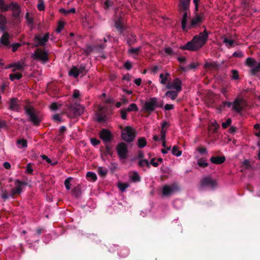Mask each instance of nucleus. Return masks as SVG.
I'll return each instance as SVG.
<instances>
[{"instance_id":"obj_1","label":"nucleus","mask_w":260,"mask_h":260,"mask_svg":"<svg viewBox=\"0 0 260 260\" xmlns=\"http://www.w3.org/2000/svg\"><path fill=\"white\" fill-rule=\"evenodd\" d=\"M24 110L25 114L28 117V120L31 122L34 125H39L42 119L39 117L38 112L32 106L27 105L24 107Z\"/></svg>"},{"instance_id":"obj_2","label":"nucleus","mask_w":260,"mask_h":260,"mask_svg":"<svg viewBox=\"0 0 260 260\" xmlns=\"http://www.w3.org/2000/svg\"><path fill=\"white\" fill-rule=\"evenodd\" d=\"M136 136V131L129 126H127L121 132L122 139L127 142H132Z\"/></svg>"},{"instance_id":"obj_3","label":"nucleus","mask_w":260,"mask_h":260,"mask_svg":"<svg viewBox=\"0 0 260 260\" xmlns=\"http://www.w3.org/2000/svg\"><path fill=\"white\" fill-rule=\"evenodd\" d=\"M31 56L34 60L40 61L43 63L48 62L49 60L47 52L39 48L35 51Z\"/></svg>"},{"instance_id":"obj_4","label":"nucleus","mask_w":260,"mask_h":260,"mask_svg":"<svg viewBox=\"0 0 260 260\" xmlns=\"http://www.w3.org/2000/svg\"><path fill=\"white\" fill-rule=\"evenodd\" d=\"M208 39V32L206 28L203 32L196 35L193 38V41H194L199 49L202 48L207 42Z\"/></svg>"},{"instance_id":"obj_5","label":"nucleus","mask_w":260,"mask_h":260,"mask_svg":"<svg viewBox=\"0 0 260 260\" xmlns=\"http://www.w3.org/2000/svg\"><path fill=\"white\" fill-rule=\"evenodd\" d=\"M245 64L246 66L252 68L250 71L251 75H255L260 72V62L256 63V60L252 57L247 58Z\"/></svg>"},{"instance_id":"obj_6","label":"nucleus","mask_w":260,"mask_h":260,"mask_svg":"<svg viewBox=\"0 0 260 260\" xmlns=\"http://www.w3.org/2000/svg\"><path fill=\"white\" fill-rule=\"evenodd\" d=\"M49 38V33H46L43 37H41L40 35H35L33 39L34 42L33 47H37L40 46L45 45L48 41Z\"/></svg>"},{"instance_id":"obj_7","label":"nucleus","mask_w":260,"mask_h":260,"mask_svg":"<svg viewBox=\"0 0 260 260\" xmlns=\"http://www.w3.org/2000/svg\"><path fill=\"white\" fill-rule=\"evenodd\" d=\"M9 10L12 11V16L15 18V23H18L20 22V15L21 13V8L16 3L13 2L10 4Z\"/></svg>"},{"instance_id":"obj_8","label":"nucleus","mask_w":260,"mask_h":260,"mask_svg":"<svg viewBox=\"0 0 260 260\" xmlns=\"http://www.w3.org/2000/svg\"><path fill=\"white\" fill-rule=\"evenodd\" d=\"M155 98H151L147 102H146L142 107V110L150 115L155 108Z\"/></svg>"},{"instance_id":"obj_9","label":"nucleus","mask_w":260,"mask_h":260,"mask_svg":"<svg viewBox=\"0 0 260 260\" xmlns=\"http://www.w3.org/2000/svg\"><path fill=\"white\" fill-rule=\"evenodd\" d=\"M116 150L119 158L125 159L127 158L128 153V149L126 144L123 142L119 143L116 146Z\"/></svg>"},{"instance_id":"obj_10","label":"nucleus","mask_w":260,"mask_h":260,"mask_svg":"<svg viewBox=\"0 0 260 260\" xmlns=\"http://www.w3.org/2000/svg\"><path fill=\"white\" fill-rule=\"evenodd\" d=\"M99 137L105 143H110L113 139L112 134L106 128H103L100 132Z\"/></svg>"},{"instance_id":"obj_11","label":"nucleus","mask_w":260,"mask_h":260,"mask_svg":"<svg viewBox=\"0 0 260 260\" xmlns=\"http://www.w3.org/2000/svg\"><path fill=\"white\" fill-rule=\"evenodd\" d=\"M179 189L178 185L176 183L172 184L170 185H165L162 187V193L164 196H169L173 193L175 191Z\"/></svg>"},{"instance_id":"obj_12","label":"nucleus","mask_w":260,"mask_h":260,"mask_svg":"<svg viewBox=\"0 0 260 260\" xmlns=\"http://www.w3.org/2000/svg\"><path fill=\"white\" fill-rule=\"evenodd\" d=\"M217 185L216 181L213 180L210 177H205L201 180L202 187H208L211 189H214Z\"/></svg>"},{"instance_id":"obj_13","label":"nucleus","mask_w":260,"mask_h":260,"mask_svg":"<svg viewBox=\"0 0 260 260\" xmlns=\"http://www.w3.org/2000/svg\"><path fill=\"white\" fill-rule=\"evenodd\" d=\"M69 110L70 113H71L69 114L71 116L77 117L83 113L84 108L80 105H77L76 106L70 105L69 107Z\"/></svg>"},{"instance_id":"obj_14","label":"nucleus","mask_w":260,"mask_h":260,"mask_svg":"<svg viewBox=\"0 0 260 260\" xmlns=\"http://www.w3.org/2000/svg\"><path fill=\"white\" fill-rule=\"evenodd\" d=\"M15 184L17 186L16 188L12 189L10 196L13 197L16 194H20L22 191L21 186L22 185H26L25 182H22L19 180H16Z\"/></svg>"},{"instance_id":"obj_15","label":"nucleus","mask_w":260,"mask_h":260,"mask_svg":"<svg viewBox=\"0 0 260 260\" xmlns=\"http://www.w3.org/2000/svg\"><path fill=\"white\" fill-rule=\"evenodd\" d=\"M202 17L196 14V16L192 18L190 23L187 25V31L192 28L195 27L197 25L202 23Z\"/></svg>"},{"instance_id":"obj_16","label":"nucleus","mask_w":260,"mask_h":260,"mask_svg":"<svg viewBox=\"0 0 260 260\" xmlns=\"http://www.w3.org/2000/svg\"><path fill=\"white\" fill-rule=\"evenodd\" d=\"M180 49L189 51H197L199 49L194 41H193V39L191 41L188 42L186 45L180 46Z\"/></svg>"},{"instance_id":"obj_17","label":"nucleus","mask_w":260,"mask_h":260,"mask_svg":"<svg viewBox=\"0 0 260 260\" xmlns=\"http://www.w3.org/2000/svg\"><path fill=\"white\" fill-rule=\"evenodd\" d=\"M220 65L217 62H206L204 64V68L207 71H218Z\"/></svg>"},{"instance_id":"obj_18","label":"nucleus","mask_w":260,"mask_h":260,"mask_svg":"<svg viewBox=\"0 0 260 260\" xmlns=\"http://www.w3.org/2000/svg\"><path fill=\"white\" fill-rule=\"evenodd\" d=\"M10 36L8 32H5L0 38L1 44L6 47H10V44L9 41V38Z\"/></svg>"},{"instance_id":"obj_19","label":"nucleus","mask_w":260,"mask_h":260,"mask_svg":"<svg viewBox=\"0 0 260 260\" xmlns=\"http://www.w3.org/2000/svg\"><path fill=\"white\" fill-rule=\"evenodd\" d=\"M9 109L12 111H18L19 106L18 104V99L17 98H12L9 102Z\"/></svg>"},{"instance_id":"obj_20","label":"nucleus","mask_w":260,"mask_h":260,"mask_svg":"<svg viewBox=\"0 0 260 260\" xmlns=\"http://www.w3.org/2000/svg\"><path fill=\"white\" fill-rule=\"evenodd\" d=\"M189 3L190 0H180V3L179 5V11L180 12L189 11Z\"/></svg>"},{"instance_id":"obj_21","label":"nucleus","mask_w":260,"mask_h":260,"mask_svg":"<svg viewBox=\"0 0 260 260\" xmlns=\"http://www.w3.org/2000/svg\"><path fill=\"white\" fill-rule=\"evenodd\" d=\"M242 99H236L233 102V109L238 113L241 112L243 110V107L241 106Z\"/></svg>"},{"instance_id":"obj_22","label":"nucleus","mask_w":260,"mask_h":260,"mask_svg":"<svg viewBox=\"0 0 260 260\" xmlns=\"http://www.w3.org/2000/svg\"><path fill=\"white\" fill-rule=\"evenodd\" d=\"M210 160L213 164L220 165L225 161V157L224 155L212 156Z\"/></svg>"},{"instance_id":"obj_23","label":"nucleus","mask_w":260,"mask_h":260,"mask_svg":"<svg viewBox=\"0 0 260 260\" xmlns=\"http://www.w3.org/2000/svg\"><path fill=\"white\" fill-rule=\"evenodd\" d=\"M183 14L181 20V27L184 31H187V19L188 18V11L183 12Z\"/></svg>"},{"instance_id":"obj_24","label":"nucleus","mask_w":260,"mask_h":260,"mask_svg":"<svg viewBox=\"0 0 260 260\" xmlns=\"http://www.w3.org/2000/svg\"><path fill=\"white\" fill-rule=\"evenodd\" d=\"M172 83L173 89H175L176 91L180 92L182 90V81L179 78H175Z\"/></svg>"},{"instance_id":"obj_25","label":"nucleus","mask_w":260,"mask_h":260,"mask_svg":"<svg viewBox=\"0 0 260 260\" xmlns=\"http://www.w3.org/2000/svg\"><path fill=\"white\" fill-rule=\"evenodd\" d=\"M126 40L128 46H132L137 42L136 37L133 34L128 35L126 37Z\"/></svg>"},{"instance_id":"obj_26","label":"nucleus","mask_w":260,"mask_h":260,"mask_svg":"<svg viewBox=\"0 0 260 260\" xmlns=\"http://www.w3.org/2000/svg\"><path fill=\"white\" fill-rule=\"evenodd\" d=\"M179 92L176 90H169L166 92L165 96L170 98L172 100H174L178 96Z\"/></svg>"},{"instance_id":"obj_27","label":"nucleus","mask_w":260,"mask_h":260,"mask_svg":"<svg viewBox=\"0 0 260 260\" xmlns=\"http://www.w3.org/2000/svg\"><path fill=\"white\" fill-rule=\"evenodd\" d=\"M113 146L108 143H105V151L104 153L105 155H110L111 157L113 156Z\"/></svg>"},{"instance_id":"obj_28","label":"nucleus","mask_w":260,"mask_h":260,"mask_svg":"<svg viewBox=\"0 0 260 260\" xmlns=\"http://www.w3.org/2000/svg\"><path fill=\"white\" fill-rule=\"evenodd\" d=\"M69 75L71 76H73L74 78H77L80 75L78 68L73 66L69 72Z\"/></svg>"},{"instance_id":"obj_29","label":"nucleus","mask_w":260,"mask_h":260,"mask_svg":"<svg viewBox=\"0 0 260 260\" xmlns=\"http://www.w3.org/2000/svg\"><path fill=\"white\" fill-rule=\"evenodd\" d=\"M10 4L6 5L5 0H0V11L2 12H6L9 10Z\"/></svg>"},{"instance_id":"obj_30","label":"nucleus","mask_w":260,"mask_h":260,"mask_svg":"<svg viewBox=\"0 0 260 260\" xmlns=\"http://www.w3.org/2000/svg\"><path fill=\"white\" fill-rule=\"evenodd\" d=\"M147 144L146 140L144 137H140L138 139V147L139 148L144 147Z\"/></svg>"},{"instance_id":"obj_31","label":"nucleus","mask_w":260,"mask_h":260,"mask_svg":"<svg viewBox=\"0 0 260 260\" xmlns=\"http://www.w3.org/2000/svg\"><path fill=\"white\" fill-rule=\"evenodd\" d=\"M105 48V45L104 44H101L97 46H95L93 47H92L91 46H89L87 48V51H88L89 53L91 52L93 50H103Z\"/></svg>"},{"instance_id":"obj_32","label":"nucleus","mask_w":260,"mask_h":260,"mask_svg":"<svg viewBox=\"0 0 260 260\" xmlns=\"http://www.w3.org/2000/svg\"><path fill=\"white\" fill-rule=\"evenodd\" d=\"M115 26L120 34L123 32L124 26L120 20H118L115 21Z\"/></svg>"},{"instance_id":"obj_33","label":"nucleus","mask_w":260,"mask_h":260,"mask_svg":"<svg viewBox=\"0 0 260 260\" xmlns=\"http://www.w3.org/2000/svg\"><path fill=\"white\" fill-rule=\"evenodd\" d=\"M86 178L89 181H95L97 180V176L94 173L88 172L86 174Z\"/></svg>"},{"instance_id":"obj_34","label":"nucleus","mask_w":260,"mask_h":260,"mask_svg":"<svg viewBox=\"0 0 260 260\" xmlns=\"http://www.w3.org/2000/svg\"><path fill=\"white\" fill-rule=\"evenodd\" d=\"M73 194L76 198H78L81 194V189L80 186L78 185L74 187L72 190Z\"/></svg>"},{"instance_id":"obj_35","label":"nucleus","mask_w":260,"mask_h":260,"mask_svg":"<svg viewBox=\"0 0 260 260\" xmlns=\"http://www.w3.org/2000/svg\"><path fill=\"white\" fill-rule=\"evenodd\" d=\"M142 49V47L140 46L137 48H131L128 50V53L130 54L138 55Z\"/></svg>"},{"instance_id":"obj_36","label":"nucleus","mask_w":260,"mask_h":260,"mask_svg":"<svg viewBox=\"0 0 260 260\" xmlns=\"http://www.w3.org/2000/svg\"><path fill=\"white\" fill-rule=\"evenodd\" d=\"M22 77V75L21 73H16L15 74H11L9 75V79L12 81H14L15 79L19 80Z\"/></svg>"},{"instance_id":"obj_37","label":"nucleus","mask_w":260,"mask_h":260,"mask_svg":"<svg viewBox=\"0 0 260 260\" xmlns=\"http://www.w3.org/2000/svg\"><path fill=\"white\" fill-rule=\"evenodd\" d=\"M14 68H15L13 69V72H15L16 70L21 71L23 69L25 64L24 63H20L19 62L13 63Z\"/></svg>"},{"instance_id":"obj_38","label":"nucleus","mask_w":260,"mask_h":260,"mask_svg":"<svg viewBox=\"0 0 260 260\" xmlns=\"http://www.w3.org/2000/svg\"><path fill=\"white\" fill-rule=\"evenodd\" d=\"M223 42L226 44L228 48H231L234 46L235 41L233 40H230L227 38L223 39Z\"/></svg>"},{"instance_id":"obj_39","label":"nucleus","mask_w":260,"mask_h":260,"mask_svg":"<svg viewBox=\"0 0 260 260\" xmlns=\"http://www.w3.org/2000/svg\"><path fill=\"white\" fill-rule=\"evenodd\" d=\"M131 180L134 182H138L141 181V177L137 172H134L132 175Z\"/></svg>"},{"instance_id":"obj_40","label":"nucleus","mask_w":260,"mask_h":260,"mask_svg":"<svg viewBox=\"0 0 260 260\" xmlns=\"http://www.w3.org/2000/svg\"><path fill=\"white\" fill-rule=\"evenodd\" d=\"M232 80H238L239 79V72L237 70L233 69L231 71Z\"/></svg>"},{"instance_id":"obj_41","label":"nucleus","mask_w":260,"mask_h":260,"mask_svg":"<svg viewBox=\"0 0 260 260\" xmlns=\"http://www.w3.org/2000/svg\"><path fill=\"white\" fill-rule=\"evenodd\" d=\"M97 121L99 122H104L105 121V116L101 112H98L96 114Z\"/></svg>"},{"instance_id":"obj_42","label":"nucleus","mask_w":260,"mask_h":260,"mask_svg":"<svg viewBox=\"0 0 260 260\" xmlns=\"http://www.w3.org/2000/svg\"><path fill=\"white\" fill-rule=\"evenodd\" d=\"M172 153L173 155L176 156H179L181 155L182 151L178 150V146H174L172 150Z\"/></svg>"},{"instance_id":"obj_43","label":"nucleus","mask_w":260,"mask_h":260,"mask_svg":"<svg viewBox=\"0 0 260 260\" xmlns=\"http://www.w3.org/2000/svg\"><path fill=\"white\" fill-rule=\"evenodd\" d=\"M198 165L203 168H205L208 166V163L205 162V160L203 158H200L198 160Z\"/></svg>"},{"instance_id":"obj_44","label":"nucleus","mask_w":260,"mask_h":260,"mask_svg":"<svg viewBox=\"0 0 260 260\" xmlns=\"http://www.w3.org/2000/svg\"><path fill=\"white\" fill-rule=\"evenodd\" d=\"M25 19H26L27 23L31 25V29H32V25H34V19L31 17H29V13L27 12L25 14Z\"/></svg>"},{"instance_id":"obj_45","label":"nucleus","mask_w":260,"mask_h":260,"mask_svg":"<svg viewBox=\"0 0 260 260\" xmlns=\"http://www.w3.org/2000/svg\"><path fill=\"white\" fill-rule=\"evenodd\" d=\"M78 69L79 70V74H82L83 75H84L88 71V70L87 69L86 66L84 64H81L79 66V67L78 68Z\"/></svg>"},{"instance_id":"obj_46","label":"nucleus","mask_w":260,"mask_h":260,"mask_svg":"<svg viewBox=\"0 0 260 260\" xmlns=\"http://www.w3.org/2000/svg\"><path fill=\"white\" fill-rule=\"evenodd\" d=\"M98 172L101 177H105L107 174V170L103 167H99L98 169Z\"/></svg>"},{"instance_id":"obj_47","label":"nucleus","mask_w":260,"mask_h":260,"mask_svg":"<svg viewBox=\"0 0 260 260\" xmlns=\"http://www.w3.org/2000/svg\"><path fill=\"white\" fill-rule=\"evenodd\" d=\"M138 165L140 167H143L145 166H146L148 168L150 167L149 163L147 159H141L140 160Z\"/></svg>"},{"instance_id":"obj_48","label":"nucleus","mask_w":260,"mask_h":260,"mask_svg":"<svg viewBox=\"0 0 260 260\" xmlns=\"http://www.w3.org/2000/svg\"><path fill=\"white\" fill-rule=\"evenodd\" d=\"M118 186L120 191L123 192L128 187V184L127 183L119 182L118 184Z\"/></svg>"},{"instance_id":"obj_49","label":"nucleus","mask_w":260,"mask_h":260,"mask_svg":"<svg viewBox=\"0 0 260 260\" xmlns=\"http://www.w3.org/2000/svg\"><path fill=\"white\" fill-rule=\"evenodd\" d=\"M126 110L128 112H131L132 111H138V108L136 104L133 103L129 105L128 107L126 109Z\"/></svg>"},{"instance_id":"obj_50","label":"nucleus","mask_w":260,"mask_h":260,"mask_svg":"<svg viewBox=\"0 0 260 260\" xmlns=\"http://www.w3.org/2000/svg\"><path fill=\"white\" fill-rule=\"evenodd\" d=\"M164 51L166 53L169 55H173L176 54V53L174 52V50L171 47H166L164 49Z\"/></svg>"},{"instance_id":"obj_51","label":"nucleus","mask_w":260,"mask_h":260,"mask_svg":"<svg viewBox=\"0 0 260 260\" xmlns=\"http://www.w3.org/2000/svg\"><path fill=\"white\" fill-rule=\"evenodd\" d=\"M1 192V197L5 201L9 198L8 193L6 190L3 189H2Z\"/></svg>"},{"instance_id":"obj_52","label":"nucleus","mask_w":260,"mask_h":260,"mask_svg":"<svg viewBox=\"0 0 260 260\" xmlns=\"http://www.w3.org/2000/svg\"><path fill=\"white\" fill-rule=\"evenodd\" d=\"M17 143L18 145H21V148H25L27 147V141L25 139L18 140Z\"/></svg>"},{"instance_id":"obj_53","label":"nucleus","mask_w":260,"mask_h":260,"mask_svg":"<svg viewBox=\"0 0 260 260\" xmlns=\"http://www.w3.org/2000/svg\"><path fill=\"white\" fill-rule=\"evenodd\" d=\"M232 123V120L231 118L227 119L225 122H222V127L223 128L225 129L229 126Z\"/></svg>"},{"instance_id":"obj_54","label":"nucleus","mask_w":260,"mask_h":260,"mask_svg":"<svg viewBox=\"0 0 260 260\" xmlns=\"http://www.w3.org/2000/svg\"><path fill=\"white\" fill-rule=\"evenodd\" d=\"M64 23L62 21H59L58 23L57 28L56 29V31L57 33L60 32L64 27Z\"/></svg>"},{"instance_id":"obj_55","label":"nucleus","mask_w":260,"mask_h":260,"mask_svg":"<svg viewBox=\"0 0 260 260\" xmlns=\"http://www.w3.org/2000/svg\"><path fill=\"white\" fill-rule=\"evenodd\" d=\"M39 3L37 5V8L39 11H43L45 9L44 2L43 0H39Z\"/></svg>"},{"instance_id":"obj_56","label":"nucleus","mask_w":260,"mask_h":260,"mask_svg":"<svg viewBox=\"0 0 260 260\" xmlns=\"http://www.w3.org/2000/svg\"><path fill=\"white\" fill-rule=\"evenodd\" d=\"M71 179L72 178L69 177L66 179L64 181V185L67 190H70L71 188V184L70 183V181Z\"/></svg>"},{"instance_id":"obj_57","label":"nucleus","mask_w":260,"mask_h":260,"mask_svg":"<svg viewBox=\"0 0 260 260\" xmlns=\"http://www.w3.org/2000/svg\"><path fill=\"white\" fill-rule=\"evenodd\" d=\"M232 103L230 102H223L222 103V104L219 106L220 109H222L224 108L225 106H227L228 107L230 108L232 106Z\"/></svg>"},{"instance_id":"obj_58","label":"nucleus","mask_w":260,"mask_h":260,"mask_svg":"<svg viewBox=\"0 0 260 260\" xmlns=\"http://www.w3.org/2000/svg\"><path fill=\"white\" fill-rule=\"evenodd\" d=\"M155 108H162L164 106V102L162 101H159L156 98H155Z\"/></svg>"},{"instance_id":"obj_59","label":"nucleus","mask_w":260,"mask_h":260,"mask_svg":"<svg viewBox=\"0 0 260 260\" xmlns=\"http://www.w3.org/2000/svg\"><path fill=\"white\" fill-rule=\"evenodd\" d=\"M90 143L93 146H95L99 145L101 141L95 138H92L90 139Z\"/></svg>"},{"instance_id":"obj_60","label":"nucleus","mask_w":260,"mask_h":260,"mask_svg":"<svg viewBox=\"0 0 260 260\" xmlns=\"http://www.w3.org/2000/svg\"><path fill=\"white\" fill-rule=\"evenodd\" d=\"M127 110L126 109H122L120 110V114H121V117L122 119H126L127 118Z\"/></svg>"},{"instance_id":"obj_61","label":"nucleus","mask_w":260,"mask_h":260,"mask_svg":"<svg viewBox=\"0 0 260 260\" xmlns=\"http://www.w3.org/2000/svg\"><path fill=\"white\" fill-rule=\"evenodd\" d=\"M53 119L55 122H58V123H60L62 121L61 118H60V117L58 114H54L53 116Z\"/></svg>"},{"instance_id":"obj_62","label":"nucleus","mask_w":260,"mask_h":260,"mask_svg":"<svg viewBox=\"0 0 260 260\" xmlns=\"http://www.w3.org/2000/svg\"><path fill=\"white\" fill-rule=\"evenodd\" d=\"M67 131V127L65 126H60L59 129V134L60 137H62L64 133Z\"/></svg>"},{"instance_id":"obj_63","label":"nucleus","mask_w":260,"mask_h":260,"mask_svg":"<svg viewBox=\"0 0 260 260\" xmlns=\"http://www.w3.org/2000/svg\"><path fill=\"white\" fill-rule=\"evenodd\" d=\"M233 56L235 57L241 58L243 57L244 54L241 51H238L234 52V53L233 54Z\"/></svg>"},{"instance_id":"obj_64","label":"nucleus","mask_w":260,"mask_h":260,"mask_svg":"<svg viewBox=\"0 0 260 260\" xmlns=\"http://www.w3.org/2000/svg\"><path fill=\"white\" fill-rule=\"evenodd\" d=\"M197 151L201 154H204L207 153V150L205 147H199L197 148Z\"/></svg>"}]
</instances>
